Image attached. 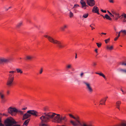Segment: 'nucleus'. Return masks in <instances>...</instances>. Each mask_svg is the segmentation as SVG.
<instances>
[{"mask_svg": "<svg viewBox=\"0 0 126 126\" xmlns=\"http://www.w3.org/2000/svg\"><path fill=\"white\" fill-rule=\"evenodd\" d=\"M73 13L71 11H70V14L69 15V16L70 18H71L73 16Z\"/></svg>", "mask_w": 126, "mask_h": 126, "instance_id": "33", "label": "nucleus"}, {"mask_svg": "<svg viewBox=\"0 0 126 126\" xmlns=\"http://www.w3.org/2000/svg\"><path fill=\"white\" fill-rule=\"evenodd\" d=\"M12 8V7H11V6H10V7H9V8H8V9H10V8Z\"/></svg>", "mask_w": 126, "mask_h": 126, "instance_id": "61", "label": "nucleus"}, {"mask_svg": "<svg viewBox=\"0 0 126 126\" xmlns=\"http://www.w3.org/2000/svg\"><path fill=\"white\" fill-rule=\"evenodd\" d=\"M101 34L106 35V33H103V32H102L101 33Z\"/></svg>", "mask_w": 126, "mask_h": 126, "instance_id": "51", "label": "nucleus"}, {"mask_svg": "<svg viewBox=\"0 0 126 126\" xmlns=\"http://www.w3.org/2000/svg\"><path fill=\"white\" fill-rule=\"evenodd\" d=\"M119 36H117L114 39V40L115 41H116V40H117L118 39V38L119 37Z\"/></svg>", "mask_w": 126, "mask_h": 126, "instance_id": "46", "label": "nucleus"}, {"mask_svg": "<svg viewBox=\"0 0 126 126\" xmlns=\"http://www.w3.org/2000/svg\"><path fill=\"white\" fill-rule=\"evenodd\" d=\"M120 16H122L121 17V18H122L123 16L125 18H126V14L125 13L123 14Z\"/></svg>", "mask_w": 126, "mask_h": 126, "instance_id": "36", "label": "nucleus"}, {"mask_svg": "<svg viewBox=\"0 0 126 126\" xmlns=\"http://www.w3.org/2000/svg\"><path fill=\"white\" fill-rule=\"evenodd\" d=\"M97 50H98L97 49H95V52L96 53H97Z\"/></svg>", "mask_w": 126, "mask_h": 126, "instance_id": "55", "label": "nucleus"}, {"mask_svg": "<svg viewBox=\"0 0 126 126\" xmlns=\"http://www.w3.org/2000/svg\"><path fill=\"white\" fill-rule=\"evenodd\" d=\"M16 70L17 72L18 73H20V74H22L23 73L22 71L20 68H16Z\"/></svg>", "mask_w": 126, "mask_h": 126, "instance_id": "19", "label": "nucleus"}, {"mask_svg": "<svg viewBox=\"0 0 126 126\" xmlns=\"http://www.w3.org/2000/svg\"><path fill=\"white\" fill-rule=\"evenodd\" d=\"M17 109L15 108L9 107L8 109V112L12 116H15L16 115V112L17 111Z\"/></svg>", "mask_w": 126, "mask_h": 126, "instance_id": "7", "label": "nucleus"}, {"mask_svg": "<svg viewBox=\"0 0 126 126\" xmlns=\"http://www.w3.org/2000/svg\"><path fill=\"white\" fill-rule=\"evenodd\" d=\"M75 70L74 69V68H73L72 69V70L73 71H74Z\"/></svg>", "mask_w": 126, "mask_h": 126, "instance_id": "60", "label": "nucleus"}, {"mask_svg": "<svg viewBox=\"0 0 126 126\" xmlns=\"http://www.w3.org/2000/svg\"><path fill=\"white\" fill-rule=\"evenodd\" d=\"M43 71V68L41 67V68L40 70H39V74H42Z\"/></svg>", "mask_w": 126, "mask_h": 126, "instance_id": "34", "label": "nucleus"}, {"mask_svg": "<svg viewBox=\"0 0 126 126\" xmlns=\"http://www.w3.org/2000/svg\"><path fill=\"white\" fill-rule=\"evenodd\" d=\"M33 58V57L32 56H28L26 57V60H31Z\"/></svg>", "mask_w": 126, "mask_h": 126, "instance_id": "24", "label": "nucleus"}, {"mask_svg": "<svg viewBox=\"0 0 126 126\" xmlns=\"http://www.w3.org/2000/svg\"><path fill=\"white\" fill-rule=\"evenodd\" d=\"M81 126H92L91 125H87L85 123H83V125Z\"/></svg>", "mask_w": 126, "mask_h": 126, "instance_id": "39", "label": "nucleus"}, {"mask_svg": "<svg viewBox=\"0 0 126 126\" xmlns=\"http://www.w3.org/2000/svg\"><path fill=\"white\" fill-rule=\"evenodd\" d=\"M5 10L6 11H7L9 9L8 8V9H6V8H5Z\"/></svg>", "mask_w": 126, "mask_h": 126, "instance_id": "56", "label": "nucleus"}, {"mask_svg": "<svg viewBox=\"0 0 126 126\" xmlns=\"http://www.w3.org/2000/svg\"><path fill=\"white\" fill-rule=\"evenodd\" d=\"M108 97L106 96L104 98H103L101 99L100 101V105H105V102L107 99Z\"/></svg>", "mask_w": 126, "mask_h": 126, "instance_id": "13", "label": "nucleus"}, {"mask_svg": "<svg viewBox=\"0 0 126 126\" xmlns=\"http://www.w3.org/2000/svg\"><path fill=\"white\" fill-rule=\"evenodd\" d=\"M120 65H126V63H124V62L122 63L121 62H120L119 63V64Z\"/></svg>", "mask_w": 126, "mask_h": 126, "instance_id": "40", "label": "nucleus"}, {"mask_svg": "<svg viewBox=\"0 0 126 126\" xmlns=\"http://www.w3.org/2000/svg\"><path fill=\"white\" fill-rule=\"evenodd\" d=\"M69 115L70 117L71 118H72L75 119H79L78 118H76L75 117H74L73 115L71 114H69Z\"/></svg>", "mask_w": 126, "mask_h": 126, "instance_id": "32", "label": "nucleus"}, {"mask_svg": "<svg viewBox=\"0 0 126 126\" xmlns=\"http://www.w3.org/2000/svg\"><path fill=\"white\" fill-rule=\"evenodd\" d=\"M4 91L3 90H1L0 91V97L1 99H2L5 96L3 94Z\"/></svg>", "mask_w": 126, "mask_h": 126, "instance_id": "16", "label": "nucleus"}, {"mask_svg": "<svg viewBox=\"0 0 126 126\" xmlns=\"http://www.w3.org/2000/svg\"><path fill=\"white\" fill-rule=\"evenodd\" d=\"M80 3L81 5V6H82L86 3L85 1L83 0H81L80 1Z\"/></svg>", "mask_w": 126, "mask_h": 126, "instance_id": "26", "label": "nucleus"}, {"mask_svg": "<svg viewBox=\"0 0 126 126\" xmlns=\"http://www.w3.org/2000/svg\"><path fill=\"white\" fill-rule=\"evenodd\" d=\"M113 0H109V1L111 3H113L114 2V1H113Z\"/></svg>", "mask_w": 126, "mask_h": 126, "instance_id": "48", "label": "nucleus"}, {"mask_svg": "<svg viewBox=\"0 0 126 126\" xmlns=\"http://www.w3.org/2000/svg\"><path fill=\"white\" fill-rule=\"evenodd\" d=\"M122 16H116V18L115 20H117L119 18H121V17Z\"/></svg>", "mask_w": 126, "mask_h": 126, "instance_id": "42", "label": "nucleus"}, {"mask_svg": "<svg viewBox=\"0 0 126 126\" xmlns=\"http://www.w3.org/2000/svg\"><path fill=\"white\" fill-rule=\"evenodd\" d=\"M68 121V119L65 115L61 116V117L55 116L53 119V122L57 123H63L65 124Z\"/></svg>", "mask_w": 126, "mask_h": 126, "instance_id": "4", "label": "nucleus"}, {"mask_svg": "<svg viewBox=\"0 0 126 126\" xmlns=\"http://www.w3.org/2000/svg\"><path fill=\"white\" fill-rule=\"evenodd\" d=\"M121 90L123 92V94H125L126 93V92H124L123 90L122 89H121Z\"/></svg>", "mask_w": 126, "mask_h": 126, "instance_id": "49", "label": "nucleus"}, {"mask_svg": "<svg viewBox=\"0 0 126 126\" xmlns=\"http://www.w3.org/2000/svg\"><path fill=\"white\" fill-rule=\"evenodd\" d=\"M101 11L102 12L104 13H106V11L105 10H104L102 9H101Z\"/></svg>", "mask_w": 126, "mask_h": 126, "instance_id": "45", "label": "nucleus"}, {"mask_svg": "<svg viewBox=\"0 0 126 126\" xmlns=\"http://www.w3.org/2000/svg\"><path fill=\"white\" fill-rule=\"evenodd\" d=\"M79 7V6L78 4H75L73 7V8H77Z\"/></svg>", "mask_w": 126, "mask_h": 126, "instance_id": "37", "label": "nucleus"}, {"mask_svg": "<svg viewBox=\"0 0 126 126\" xmlns=\"http://www.w3.org/2000/svg\"><path fill=\"white\" fill-rule=\"evenodd\" d=\"M95 74L99 75L100 76H102L104 79H106V77L105 75L102 73H98L96 72Z\"/></svg>", "mask_w": 126, "mask_h": 126, "instance_id": "18", "label": "nucleus"}, {"mask_svg": "<svg viewBox=\"0 0 126 126\" xmlns=\"http://www.w3.org/2000/svg\"><path fill=\"white\" fill-rule=\"evenodd\" d=\"M27 109V107H26V108H23L22 109V110H25Z\"/></svg>", "mask_w": 126, "mask_h": 126, "instance_id": "54", "label": "nucleus"}, {"mask_svg": "<svg viewBox=\"0 0 126 126\" xmlns=\"http://www.w3.org/2000/svg\"><path fill=\"white\" fill-rule=\"evenodd\" d=\"M83 73H82L80 74V76L81 77H82V75H83Z\"/></svg>", "mask_w": 126, "mask_h": 126, "instance_id": "52", "label": "nucleus"}, {"mask_svg": "<svg viewBox=\"0 0 126 126\" xmlns=\"http://www.w3.org/2000/svg\"><path fill=\"white\" fill-rule=\"evenodd\" d=\"M76 56H75V58L76 59L77 58V54H76Z\"/></svg>", "mask_w": 126, "mask_h": 126, "instance_id": "59", "label": "nucleus"}, {"mask_svg": "<svg viewBox=\"0 0 126 126\" xmlns=\"http://www.w3.org/2000/svg\"><path fill=\"white\" fill-rule=\"evenodd\" d=\"M92 25H90V27H91V28H92V26H91Z\"/></svg>", "mask_w": 126, "mask_h": 126, "instance_id": "63", "label": "nucleus"}, {"mask_svg": "<svg viewBox=\"0 0 126 126\" xmlns=\"http://www.w3.org/2000/svg\"><path fill=\"white\" fill-rule=\"evenodd\" d=\"M22 25V22H20L17 24L16 26V27L17 28H19Z\"/></svg>", "mask_w": 126, "mask_h": 126, "instance_id": "25", "label": "nucleus"}, {"mask_svg": "<svg viewBox=\"0 0 126 126\" xmlns=\"http://www.w3.org/2000/svg\"><path fill=\"white\" fill-rule=\"evenodd\" d=\"M89 14L88 13H86L84 14L83 15L82 17L84 18H87Z\"/></svg>", "mask_w": 126, "mask_h": 126, "instance_id": "29", "label": "nucleus"}, {"mask_svg": "<svg viewBox=\"0 0 126 126\" xmlns=\"http://www.w3.org/2000/svg\"><path fill=\"white\" fill-rule=\"evenodd\" d=\"M110 15L111 17H113L114 16V15H113L111 13V14Z\"/></svg>", "mask_w": 126, "mask_h": 126, "instance_id": "53", "label": "nucleus"}, {"mask_svg": "<svg viewBox=\"0 0 126 126\" xmlns=\"http://www.w3.org/2000/svg\"><path fill=\"white\" fill-rule=\"evenodd\" d=\"M99 9L96 6H94L92 9V12L97 14L98 15H99L100 14L98 12Z\"/></svg>", "mask_w": 126, "mask_h": 126, "instance_id": "12", "label": "nucleus"}, {"mask_svg": "<svg viewBox=\"0 0 126 126\" xmlns=\"http://www.w3.org/2000/svg\"><path fill=\"white\" fill-rule=\"evenodd\" d=\"M17 112H16V113H17L18 114H20L21 115H22L23 114V111L20 110H18L17 109Z\"/></svg>", "mask_w": 126, "mask_h": 126, "instance_id": "23", "label": "nucleus"}, {"mask_svg": "<svg viewBox=\"0 0 126 126\" xmlns=\"http://www.w3.org/2000/svg\"><path fill=\"white\" fill-rule=\"evenodd\" d=\"M103 17L104 19H105V16H103Z\"/></svg>", "mask_w": 126, "mask_h": 126, "instance_id": "62", "label": "nucleus"}, {"mask_svg": "<svg viewBox=\"0 0 126 126\" xmlns=\"http://www.w3.org/2000/svg\"><path fill=\"white\" fill-rule=\"evenodd\" d=\"M96 65V63L95 62H93V63L92 65L94 67Z\"/></svg>", "mask_w": 126, "mask_h": 126, "instance_id": "44", "label": "nucleus"}, {"mask_svg": "<svg viewBox=\"0 0 126 126\" xmlns=\"http://www.w3.org/2000/svg\"><path fill=\"white\" fill-rule=\"evenodd\" d=\"M122 33V32H121V30L119 32H118V36H120V33Z\"/></svg>", "mask_w": 126, "mask_h": 126, "instance_id": "50", "label": "nucleus"}, {"mask_svg": "<svg viewBox=\"0 0 126 126\" xmlns=\"http://www.w3.org/2000/svg\"><path fill=\"white\" fill-rule=\"evenodd\" d=\"M6 93L7 95H9L10 94V91L9 90H7L6 92Z\"/></svg>", "mask_w": 126, "mask_h": 126, "instance_id": "47", "label": "nucleus"}, {"mask_svg": "<svg viewBox=\"0 0 126 126\" xmlns=\"http://www.w3.org/2000/svg\"><path fill=\"white\" fill-rule=\"evenodd\" d=\"M15 71H10L9 72V77L6 83L7 85L9 87L11 86L13 84V82L14 79V73Z\"/></svg>", "mask_w": 126, "mask_h": 126, "instance_id": "5", "label": "nucleus"}, {"mask_svg": "<svg viewBox=\"0 0 126 126\" xmlns=\"http://www.w3.org/2000/svg\"><path fill=\"white\" fill-rule=\"evenodd\" d=\"M119 71H120L121 72L125 73H126V70L120 68L119 69Z\"/></svg>", "mask_w": 126, "mask_h": 126, "instance_id": "30", "label": "nucleus"}, {"mask_svg": "<svg viewBox=\"0 0 126 126\" xmlns=\"http://www.w3.org/2000/svg\"><path fill=\"white\" fill-rule=\"evenodd\" d=\"M11 58H5L4 57L0 58V64H2L4 63H7L10 62L12 60Z\"/></svg>", "mask_w": 126, "mask_h": 126, "instance_id": "8", "label": "nucleus"}, {"mask_svg": "<svg viewBox=\"0 0 126 126\" xmlns=\"http://www.w3.org/2000/svg\"><path fill=\"white\" fill-rule=\"evenodd\" d=\"M106 48L107 49L111 50L113 49V47L112 46L109 47V46H107L106 47Z\"/></svg>", "mask_w": 126, "mask_h": 126, "instance_id": "28", "label": "nucleus"}, {"mask_svg": "<svg viewBox=\"0 0 126 126\" xmlns=\"http://www.w3.org/2000/svg\"><path fill=\"white\" fill-rule=\"evenodd\" d=\"M30 120V119H29L25 121L24 123L23 124V126H27Z\"/></svg>", "mask_w": 126, "mask_h": 126, "instance_id": "17", "label": "nucleus"}, {"mask_svg": "<svg viewBox=\"0 0 126 126\" xmlns=\"http://www.w3.org/2000/svg\"><path fill=\"white\" fill-rule=\"evenodd\" d=\"M87 3L88 5L91 7L93 6L95 4L94 0H87Z\"/></svg>", "mask_w": 126, "mask_h": 126, "instance_id": "11", "label": "nucleus"}, {"mask_svg": "<svg viewBox=\"0 0 126 126\" xmlns=\"http://www.w3.org/2000/svg\"><path fill=\"white\" fill-rule=\"evenodd\" d=\"M27 113L31 114L35 117H37L38 116V112L34 110H29L27 111V113L24 114L23 116L22 120H24L29 118L31 116V115Z\"/></svg>", "mask_w": 126, "mask_h": 126, "instance_id": "6", "label": "nucleus"}, {"mask_svg": "<svg viewBox=\"0 0 126 126\" xmlns=\"http://www.w3.org/2000/svg\"><path fill=\"white\" fill-rule=\"evenodd\" d=\"M72 67V65L71 64H68L66 66V68L67 69H71Z\"/></svg>", "mask_w": 126, "mask_h": 126, "instance_id": "21", "label": "nucleus"}, {"mask_svg": "<svg viewBox=\"0 0 126 126\" xmlns=\"http://www.w3.org/2000/svg\"><path fill=\"white\" fill-rule=\"evenodd\" d=\"M43 110L44 111H46L48 109L46 107H44L43 108Z\"/></svg>", "mask_w": 126, "mask_h": 126, "instance_id": "41", "label": "nucleus"}, {"mask_svg": "<svg viewBox=\"0 0 126 126\" xmlns=\"http://www.w3.org/2000/svg\"><path fill=\"white\" fill-rule=\"evenodd\" d=\"M88 7V6L86 4V3L85 4H84L83 6H81V8H84V9H86L87 7Z\"/></svg>", "mask_w": 126, "mask_h": 126, "instance_id": "31", "label": "nucleus"}, {"mask_svg": "<svg viewBox=\"0 0 126 126\" xmlns=\"http://www.w3.org/2000/svg\"><path fill=\"white\" fill-rule=\"evenodd\" d=\"M83 83L86 86V88L88 92L90 93H92L93 92V90L91 87L90 84L84 81Z\"/></svg>", "mask_w": 126, "mask_h": 126, "instance_id": "9", "label": "nucleus"}, {"mask_svg": "<svg viewBox=\"0 0 126 126\" xmlns=\"http://www.w3.org/2000/svg\"><path fill=\"white\" fill-rule=\"evenodd\" d=\"M95 28H94L93 27H92V30H93Z\"/></svg>", "mask_w": 126, "mask_h": 126, "instance_id": "58", "label": "nucleus"}, {"mask_svg": "<svg viewBox=\"0 0 126 126\" xmlns=\"http://www.w3.org/2000/svg\"><path fill=\"white\" fill-rule=\"evenodd\" d=\"M101 16H103V15H101Z\"/></svg>", "mask_w": 126, "mask_h": 126, "instance_id": "64", "label": "nucleus"}, {"mask_svg": "<svg viewBox=\"0 0 126 126\" xmlns=\"http://www.w3.org/2000/svg\"><path fill=\"white\" fill-rule=\"evenodd\" d=\"M121 32H122V33L123 36L126 35V30H121Z\"/></svg>", "mask_w": 126, "mask_h": 126, "instance_id": "27", "label": "nucleus"}, {"mask_svg": "<svg viewBox=\"0 0 126 126\" xmlns=\"http://www.w3.org/2000/svg\"><path fill=\"white\" fill-rule=\"evenodd\" d=\"M112 14L115 15L116 16H119V13L116 11H112Z\"/></svg>", "mask_w": 126, "mask_h": 126, "instance_id": "20", "label": "nucleus"}, {"mask_svg": "<svg viewBox=\"0 0 126 126\" xmlns=\"http://www.w3.org/2000/svg\"><path fill=\"white\" fill-rule=\"evenodd\" d=\"M2 114L0 113V126H24L18 124L17 122L12 117L8 118L5 120L4 125L2 123Z\"/></svg>", "mask_w": 126, "mask_h": 126, "instance_id": "2", "label": "nucleus"}, {"mask_svg": "<svg viewBox=\"0 0 126 126\" xmlns=\"http://www.w3.org/2000/svg\"><path fill=\"white\" fill-rule=\"evenodd\" d=\"M96 44L97 45V47H100L101 45V43H96Z\"/></svg>", "mask_w": 126, "mask_h": 126, "instance_id": "35", "label": "nucleus"}, {"mask_svg": "<svg viewBox=\"0 0 126 126\" xmlns=\"http://www.w3.org/2000/svg\"><path fill=\"white\" fill-rule=\"evenodd\" d=\"M68 27V25L64 24L61 27V29L62 31H64L65 29L67 28Z\"/></svg>", "mask_w": 126, "mask_h": 126, "instance_id": "15", "label": "nucleus"}, {"mask_svg": "<svg viewBox=\"0 0 126 126\" xmlns=\"http://www.w3.org/2000/svg\"><path fill=\"white\" fill-rule=\"evenodd\" d=\"M105 18H106L107 19H108L110 20H111V18L107 14H106L105 15Z\"/></svg>", "mask_w": 126, "mask_h": 126, "instance_id": "22", "label": "nucleus"}, {"mask_svg": "<svg viewBox=\"0 0 126 126\" xmlns=\"http://www.w3.org/2000/svg\"><path fill=\"white\" fill-rule=\"evenodd\" d=\"M4 97H4L3 98L1 99V102L2 103H4L6 101L4 98Z\"/></svg>", "mask_w": 126, "mask_h": 126, "instance_id": "38", "label": "nucleus"}, {"mask_svg": "<svg viewBox=\"0 0 126 126\" xmlns=\"http://www.w3.org/2000/svg\"><path fill=\"white\" fill-rule=\"evenodd\" d=\"M121 104V102L120 101H117L116 103V108L120 110V106Z\"/></svg>", "mask_w": 126, "mask_h": 126, "instance_id": "14", "label": "nucleus"}, {"mask_svg": "<svg viewBox=\"0 0 126 126\" xmlns=\"http://www.w3.org/2000/svg\"><path fill=\"white\" fill-rule=\"evenodd\" d=\"M110 40V38H108L107 39L105 40V43L106 44Z\"/></svg>", "mask_w": 126, "mask_h": 126, "instance_id": "43", "label": "nucleus"}, {"mask_svg": "<svg viewBox=\"0 0 126 126\" xmlns=\"http://www.w3.org/2000/svg\"><path fill=\"white\" fill-rule=\"evenodd\" d=\"M43 114L40 117L42 124L40 126H49L46 124L49 122L51 119H52V121L55 116L61 117L60 115L54 113L44 112Z\"/></svg>", "mask_w": 126, "mask_h": 126, "instance_id": "1", "label": "nucleus"}, {"mask_svg": "<svg viewBox=\"0 0 126 126\" xmlns=\"http://www.w3.org/2000/svg\"><path fill=\"white\" fill-rule=\"evenodd\" d=\"M44 37L47 38L48 40L50 42L56 44L58 47L59 48H62L65 46V44L63 43L61 41L54 39L52 37L48 35H45Z\"/></svg>", "mask_w": 126, "mask_h": 126, "instance_id": "3", "label": "nucleus"}, {"mask_svg": "<svg viewBox=\"0 0 126 126\" xmlns=\"http://www.w3.org/2000/svg\"><path fill=\"white\" fill-rule=\"evenodd\" d=\"M108 12L109 14H111V13H110L109 11H107Z\"/></svg>", "mask_w": 126, "mask_h": 126, "instance_id": "57", "label": "nucleus"}, {"mask_svg": "<svg viewBox=\"0 0 126 126\" xmlns=\"http://www.w3.org/2000/svg\"><path fill=\"white\" fill-rule=\"evenodd\" d=\"M75 120H76V121L75 122H74L72 120H71L70 121V123L73 126H77L79 125H81V124L79 119Z\"/></svg>", "mask_w": 126, "mask_h": 126, "instance_id": "10", "label": "nucleus"}]
</instances>
